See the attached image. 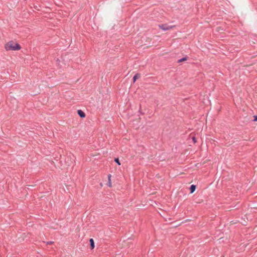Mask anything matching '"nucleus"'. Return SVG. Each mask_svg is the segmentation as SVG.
Listing matches in <instances>:
<instances>
[{"label":"nucleus","instance_id":"f257e3e1","mask_svg":"<svg viewBox=\"0 0 257 257\" xmlns=\"http://www.w3.org/2000/svg\"><path fill=\"white\" fill-rule=\"evenodd\" d=\"M5 49L7 51L10 50H13V51H17L19 50L21 47L20 45L14 42V41H10L8 43H7L5 45Z\"/></svg>","mask_w":257,"mask_h":257},{"label":"nucleus","instance_id":"f03ea898","mask_svg":"<svg viewBox=\"0 0 257 257\" xmlns=\"http://www.w3.org/2000/svg\"><path fill=\"white\" fill-rule=\"evenodd\" d=\"M159 27L164 31H167L173 29L175 27V26H169L167 24H161L159 25Z\"/></svg>","mask_w":257,"mask_h":257},{"label":"nucleus","instance_id":"7ed1b4c3","mask_svg":"<svg viewBox=\"0 0 257 257\" xmlns=\"http://www.w3.org/2000/svg\"><path fill=\"white\" fill-rule=\"evenodd\" d=\"M78 114L81 117H84L85 116V114L83 111L81 110H78Z\"/></svg>","mask_w":257,"mask_h":257},{"label":"nucleus","instance_id":"20e7f679","mask_svg":"<svg viewBox=\"0 0 257 257\" xmlns=\"http://www.w3.org/2000/svg\"><path fill=\"white\" fill-rule=\"evenodd\" d=\"M140 77V74H136L133 77V82L135 83L136 82V81L137 80V79H138Z\"/></svg>","mask_w":257,"mask_h":257},{"label":"nucleus","instance_id":"39448f33","mask_svg":"<svg viewBox=\"0 0 257 257\" xmlns=\"http://www.w3.org/2000/svg\"><path fill=\"white\" fill-rule=\"evenodd\" d=\"M90 243V246L91 249H93L94 248V242L92 238L90 239L89 240Z\"/></svg>","mask_w":257,"mask_h":257},{"label":"nucleus","instance_id":"423d86ee","mask_svg":"<svg viewBox=\"0 0 257 257\" xmlns=\"http://www.w3.org/2000/svg\"><path fill=\"white\" fill-rule=\"evenodd\" d=\"M111 175H109L108 176V183H107V185L111 187L112 186L111 185Z\"/></svg>","mask_w":257,"mask_h":257},{"label":"nucleus","instance_id":"0eeeda50","mask_svg":"<svg viewBox=\"0 0 257 257\" xmlns=\"http://www.w3.org/2000/svg\"><path fill=\"white\" fill-rule=\"evenodd\" d=\"M196 189V186L194 185H192L190 187V192L191 193H193Z\"/></svg>","mask_w":257,"mask_h":257},{"label":"nucleus","instance_id":"6e6552de","mask_svg":"<svg viewBox=\"0 0 257 257\" xmlns=\"http://www.w3.org/2000/svg\"><path fill=\"white\" fill-rule=\"evenodd\" d=\"M114 161L118 165H120V163L119 161L118 158H115Z\"/></svg>","mask_w":257,"mask_h":257},{"label":"nucleus","instance_id":"1a4fd4ad","mask_svg":"<svg viewBox=\"0 0 257 257\" xmlns=\"http://www.w3.org/2000/svg\"><path fill=\"white\" fill-rule=\"evenodd\" d=\"M187 60L186 58H183L178 60L179 62H182L183 61H186Z\"/></svg>","mask_w":257,"mask_h":257},{"label":"nucleus","instance_id":"9d476101","mask_svg":"<svg viewBox=\"0 0 257 257\" xmlns=\"http://www.w3.org/2000/svg\"><path fill=\"white\" fill-rule=\"evenodd\" d=\"M192 139H193V141L194 143H195L196 142V140L195 138V137H193Z\"/></svg>","mask_w":257,"mask_h":257},{"label":"nucleus","instance_id":"9b49d317","mask_svg":"<svg viewBox=\"0 0 257 257\" xmlns=\"http://www.w3.org/2000/svg\"><path fill=\"white\" fill-rule=\"evenodd\" d=\"M254 121H257V116H254Z\"/></svg>","mask_w":257,"mask_h":257}]
</instances>
